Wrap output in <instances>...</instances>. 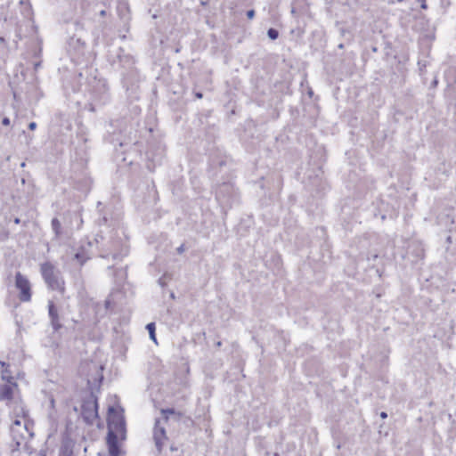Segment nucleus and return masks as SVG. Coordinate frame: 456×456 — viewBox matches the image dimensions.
<instances>
[{
    "instance_id": "nucleus-1",
    "label": "nucleus",
    "mask_w": 456,
    "mask_h": 456,
    "mask_svg": "<svg viewBox=\"0 0 456 456\" xmlns=\"http://www.w3.org/2000/svg\"><path fill=\"white\" fill-rule=\"evenodd\" d=\"M126 437V422L124 417L118 412L111 413L108 419L107 445L110 456H118L119 440Z\"/></svg>"
},
{
    "instance_id": "nucleus-26",
    "label": "nucleus",
    "mask_w": 456,
    "mask_h": 456,
    "mask_svg": "<svg viewBox=\"0 0 456 456\" xmlns=\"http://www.w3.org/2000/svg\"><path fill=\"white\" fill-rule=\"evenodd\" d=\"M109 411H110V412H112V411H114V409H113L112 407H110V408L109 409Z\"/></svg>"
},
{
    "instance_id": "nucleus-5",
    "label": "nucleus",
    "mask_w": 456,
    "mask_h": 456,
    "mask_svg": "<svg viewBox=\"0 0 456 456\" xmlns=\"http://www.w3.org/2000/svg\"><path fill=\"white\" fill-rule=\"evenodd\" d=\"M82 416L87 423L94 422L98 416L96 401H88L83 404Z\"/></svg>"
},
{
    "instance_id": "nucleus-20",
    "label": "nucleus",
    "mask_w": 456,
    "mask_h": 456,
    "mask_svg": "<svg viewBox=\"0 0 456 456\" xmlns=\"http://www.w3.org/2000/svg\"><path fill=\"white\" fill-rule=\"evenodd\" d=\"M100 15L101 16H105L106 15V12L104 10L101 11L100 12Z\"/></svg>"
},
{
    "instance_id": "nucleus-24",
    "label": "nucleus",
    "mask_w": 456,
    "mask_h": 456,
    "mask_svg": "<svg viewBox=\"0 0 456 456\" xmlns=\"http://www.w3.org/2000/svg\"><path fill=\"white\" fill-rule=\"evenodd\" d=\"M221 345H222L221 341H218V342L216 343V346H218V347H219V346H221Z\"/></svg>"
},
{
    "instance_id": "nucleus-7",
    "label": "nucleus",
    "mask_w": 456,
    "mask_h": 456,
    "mask_svg": "<svg viewBox=\"0 0 456 456\" xmlns=\"http://www.w3.org/2000/svg\"><path fill=\"white\" fill-rule=\"evenodd\" d=\"M14 383L0 385V400H7L11 399L12 395Z\"/></svg>"
},
{
    "instance_id": "nucleus-2",
    "label": "nucleus",
    "mask_w": 456,
    "mask_h": 456,
    "mask_svg": "<svg viewBox=\"0 0 456 456\" xmlns=\"http://www.w3.org/2000/svg\"><path fill=\"white\" fill-rule=\"evenodd\" d=\"M41 274L47 287L52 290H57L61 295L65 292V282L61 272L51 263H44L40 267Z\"/></svg>"
},
{
    "instance_id": "nucleus-21",
    "label": "nucleus",
    "mask_w": 456,
    "mask_h": 456,
    "mask_svg": "<svg viewBox=\"0 0 456 456\" xmlns=\"http://www.w3.org/2000/svg\"><path fill=\"white\" fill-rule=\"evenodd\" d=\"M196 97L200 98V99L202 98V94L201 93H197L196 94Z\"/></svg>"
},
{
    "instance_id": "nucleus-8",
    "label": "nucleus",
    "mask_w": 456,
    "mask_h": 456,
    "mask_svg": "<svg viewBox=\"0 0 456 456\" xmlns=\"http://www.w3.org/2000/svg\"><path fill=\"white\" fill-rule=\"evenodd\" d=\"M21 429H24L26 433H28L26 424H22L21 420L20 419H15L11 427V432L12 434L13 439H16V436L20 433Z\"/></svg>"
},
{
    "instance_id": "nucleus-11",
    "label": "nucleus",
    "mask_w": 456,
    "mask_h": 456,
    "mask_svg": "<svg viewBox=\"0 0 456 456\" xmlns=\"http://www.w3.org/2000/svg\"><path fill=\"white\" fill-rule=\"evenodd\" d=\"M52 227H53V230L55 232V235L59 236L60 233H61V223H60V221L57 218H53L52 220Z\"/></svg>"
},
{
    "instance_id": "nucleus-17",
    "label": "nucleus",
    "mask_w": 456,
    "mask_h": 456,
    "mask_svg": "<svg viewBox=\"0 0 456 456\" xmlns=\"http://www.w3.org/2000/svg\"><path fill=\"white\" fill-rule=\"evenodd\" d=\"M28 128H29L30 130H35V129L37 128V123H36V122H30V123L28 124Z\"/></svg>"
},
{
    "instance_id": "nucleus-10",
    "label": "nucleus",
    "mask_w": 456,
    "mask_h": 456,
    "mask_svg": "<svg viewBox=\"0 0 456 456\" xmlns=\"http://www.w3.org/2000/svg\"><path fill=\"white\" fill-rule=\"evenodd\" d=\"M146 329L149 331L151 339L157 344L156 334H155V324L153 322L148 323Z\"/></svg>"
},
{
    "instance_id": "nucleus-9",
    "label": "nucleus",
    "mask_w": 456,
    "mask_h": 456,
    "mask_svg": "<svg viewBox=\"0 0 456 456\" xmlns=\"http://www.w3.org/2000/svg\"><path fill=\"white\" fill-rule=\"evenodd\" d=\"M2 366L1 376L3 380H6L8 383L12 384L13 377L12 376V371L9 370V365L4 362H0Z\"/></svg>"
},
{
    "instance_id": "nucleus-15",
    "label": "nucleus",
    "mask_w": 456,
    "mask_h": 456,
    "mask_svg": "<svg viewBox=\"0 0 456 456\" xmlns=\"http://www.w3.org/2000/svg\"><path fill=\"white\" fill-rule=\"evenodd\" d=\"M31 456H45L43 451L31 452Z\"/></svg>"
},
{
    "instance_id": "nucleus-13",
    "label": "nucleus",
    "mask_w": 456,
    "mask_h": 456,
    "mask_svg": "<svg viewBox=\"0 0 456 456\" xmlns=\"http://www.w3.org/2000/svg\"><path fill=\"white\" fill-rule=\"evenodd\" d=\"M162 414L164 415L163 419L166 417L168 419V414H174L175 411L173 409H167L161 411Z\"/></svg>"
},
{
    "instance_id": "nucleus-27",
    "label": "nucleus",
    "mask_w": 456,
    "mask_h": 456,
    "mask_svg": "<svg viewBox=\"0 0 456 456\" xmlns=\"http://www.w3.org/2000/svg\"><path fill=\"white\" fill-rule=\"evenodd\" d=\"M16 444H17V445H20V441H16Z\"/></svg>"
},
{
    "instance_id": "nucleus-4",
    "label": "nucleus",
    "mask_w": 456,
    "mask_h": 456,
    "mask_svg": "<svg viewBox=\"0 0 456 456\" xmlns=\"http://www.w3.org/2000/svg\"><path fill=\"white\" fill-rule=\"evenodd\" d=\"M16 288L20 290V299L23 302H28L31 299V289L29 281L20 273H16Z\"/></svg>"
},
{
    "instance_id": "nucleus-16",
    "label": "nucleus",
    "mask_w": 456,
    "mask_h": 456,
    "mask_svg": "<svg viewBox=\"0 0 456 456\" xmlns=\"http://www.w3.org/2000/svg\"><path fill=\"white\" fill-rule=\"evenodd\" d=\"M247 17L249 19V20H252L254 17H255V11L254 10H249L247 12Z\"/></svg>"
},
{
    "instance_id": "nucleus-23",
    "label": "nucleus",
    "mask_w": 456,
    "mask_h": 456,
    "mask_svg": "<svg viewBox=\"0 0 456 456\" xmlns=\"http://www.w3.org/2000/svg\"><path fill=\"white\" fill-rule=\"evenodd\" d=\"M177 250H178V252H180V253H181V252H183V247L178 248H177Z\"/></svg>"
},
{
    "instance_id": "nucleus-14",
    "label": "nucleus",
    "mask_w": 456,
    "mask_h": 456,
    "mask_svg": "<svg viewBox=\"0 0 456 456\" xmlns=\"http://www.w3.org/2000/svg\"><path fill=\"white\" fill-rule=\"evenodd\" d=\"M75 257L76 259H77L81 264H84L85 261H86V258L80 254V253H77L75 255Z\"/></svg>"
},
{
    "instance_id": "nucleus-18",
    "label": "nucleus",
    "mask_w": 456,
    "mask_h": 456,
    "mask_svg": "<svg viewBox=\"0 0 456 456\" xmlns=\"http://www.w3.org/2000/svg\"><path fill=\"white\" fill-rule=\"evenodd\" d=\"M2 124H3L4 126H8V125H10V119H9V118H3V120H2Z\"/></svg>"
},
{
    "instance_id": "nucleus-6",
    "label": "nucleus",
    "mask_w": 456,
    "mask_h": 456,
    "mask_svg": "<svg viewBox=\"0 0 456 456\" xmlns=\"http://www.w3.org/2000/svg\"><path fill=\"white\" fill-rule=\"evenodd\" d=\"M48 314L53 330H59L61 328V324L60 322L57 308L55 307V305L52 300L48 301Z\"/></svg>"
},
{
    "instance_id": "nucleus-12",
    "label": "nucleus",
    "mask_w": 456,
    "mask_h": 456,
    "mask_svg": "<svg viewBox=\"0 0 456 456\" xmlns=\"http://www.w3.org/2000/svg\"><path fill=\"white\" fill-rule=\"evenodd\" d=\"M267 35H268L270 39L275 40L279 37V32L275 28H269L268 31H267Z\"/></svg>"
},
{
    "instance_id": "nucleus-22",
    "label": "nucleus",
    "mask_w": 456,
    "mask_h": 456,
    "mask_svg": "<svg viewBox=\"0 0 456 456\" xmlns=\"http://www.w3.org/2000/svg\"><path fill=\"white\" fill-rule=\"evenodd\" d=\"M14 223H15V224H20V219H19V218H15V219H14Z\"/></svg>"
},
{
    "instance_id": "nucleus-3",
    "label": "nucleus",
    "mask_w": 456,
    "mask_h": 456,
    "mask_svg": "<svg viewBox=\"0 0 456 456\" xmlns=\"http://www.w3.org/2000/svg\"><path fill=\"white\" fill-rule=\"evenodd\" d=\"M167 422V418L156 419L153 428V441L155 447L159 453L161 452L163 447L166 445L167 436L166 434L165 425Z\"/></svg>"
},
{
    "instance_id": "nucleus-19",
    "label": "nucleus",
    "mask_w": 456,
    "mask_h": 456,
    "mask_svg": "<svg viewBox=\"0 0 456 456\" xmlns=\"http://www.w3.org/2000/svg\"><path fill=\"white\" fill-rule=\"evenodd\" d=\"M380 417H381L382 419H386V418L387 417V414L385 411H382V412L380 413Z\"/></svg>"
},
{
    "instance_id": "nucleus-25",
    "label": "nucleus",
    "mask_w": 456,
    "mask_h": 456,
    "mask_svg": "<svg viewBox=\"0 0 456 456\" xmlns=\"http://www.w3.org/2000/svg\"><path fill=\"white\" fill-rule=\"evenodd\" d=\"M421 7H422L423 9H426V8H427V5H426L425 4H422Z\"/></svg>"
}]
</instances>
